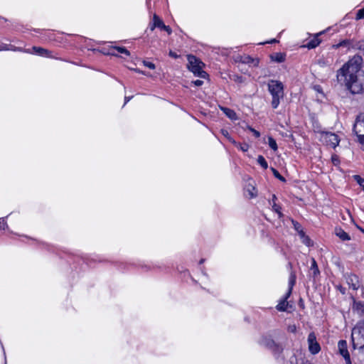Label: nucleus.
Instances as JSON below:
<instances>
[{"label":"nucleus","instance_id":"21","mask_svg":"<svg viewBox=\"0 0 364 364\" xmlns=\"http://www.w3.org/2000/svg\"><path fill=\"white\" fill-rule=\"evenodd\" d=\"M352 49L359 50L364 52V41H353Z\"/></svg>","mask_w":364,"mask_h":364},{"label":"nucleus","instance_id":"15","mask_svg":"<svg viewBox=\"0 0 364 364\" xmlns=\"http://www.w3.org/2000/svg\"><path fill=\"white\" fill-rule=\"evenodd\" d=\"M335 234L343 241L350 240V237L349 236V235L341 228H335Z\"/></svg>","mask_w":364,"mask_h":364},{"label":"nucleus","instance_id":"34","mask_svg":"<svg viewBox=\"0 0 364 364\" xmlns=\"http://www.w3.org/2000/svg\"><path fill=\"white\" fill-rule=\"evenodd\" d=\"M364 18V8L362 9L358 10L356 14V19H362Z\"/></svg>","mask_w":364,"mask_h":364},{"label":"nucleus","instance_id":"23","mask_svg":"<svg viewBox=\"0 0 364 364\" xmlns=\"http://www.w3.org/2000/svg\"><path fill=\"white\" fill-rule=\"evenodd\" d=\"M311 270L313 271V274L314 277L317 276L320 273L319 269L318 268L317 263L314 259H312Z\"/></svg>","mask_w":364,"mask_h":364},{"label":"nucleus","instance_id":"25","mask_svg":"<svg viewBox=\"0 0 364 364\" xmlns=\"http://www.w3.org/2000/svg\"><path fill=\"white\" fill-rule=\"evenodd\" d=\"M277 200V197H276V196H275V195H273V196H272V208H273V210H274L276 213H277L279 215V216H281V215H282V213H280V211H279L280 207H279V205H277V203H276V202H275V200Z\"/></svg>","mask_w":364,"mask_h":364},{"label":"nucleus","instance_id":"8","mask_svg":"<svg viewBox=\"0 0 364 364\" xmlns=\"http://www.w3.org/2000/svg\"><path fill=\"white\" fill-rule=\"evenodd\" d=\"M322 141L328 146L336 148L339 144L338 136L332 132H323L321 134Z\"/></svg>","mask_w":364,"mask_h":364},{"label":"nucleus","instance_id":"6","mask_svg":"<svg viewBox=\"0 0 364 364\" xmlns=\"http://www.w3.org/2000/svg\"><path fill=\"white\" fill-rule=\"evenodd\" d=\"M296 283V275L293 273H291L289 279V289L286 293L285 296L280 301V302L277 305L276 309L279 311H285L287 310L289 307V303L287 302V299L290 296L293 287Z\"/></svg>","mask_w":364,"mask_h":364},{"label":"nucleus","instance_id":"53","mask_svg":"<svg viewBox=\"0 0 364 364\" xmlns=\"http://www.w3.org/2000/svg\"><path fill=\"white\" fill-rule=\"evenodd\" d=\"M238 81L241 82L242 77H237Z\"/></svg>","mask_w":364,"mask_h":364},{"label":"nucleus","instance_id":"40","mask_svg":"<svg viewBox=\"0 0 364 364\" xmlns=\"http://www.w3.org/2000/svg\"><path fill=\"white\" fill-rule=\"evenodd\" d=\"M193 83L197 86V87H200L203 84V81L201 80H196L195 81H193Z\"/></svg>","mask_w":364,"mask_h":364},{"label":"nucleus","instance_id":"35","mask_svg":"<svg viewBox=\"0 0 364 364\" xmlns=\"http://www.w3.org/2000/svg\"><path fill=\"white\" fill-rule=\"evenodd\" d=\"M302 242L304 244H305L307 246L311 245V240L308 236L304 237V238L302 239Z\"/></svg>","mask_w":364,"mask_h":364},{"label":"nucleus","instance_id":"51","mask_svg":"<svg viewBox=\"0 0 364 364\" xmlns=\"http://www.w3.org/2000/svg\"><path fill=\"white\" fill-rule=\"evenodd\" d=\"M358 228L362 232L364 233V229L361 228L360 227H358Z\"/></svg>","mask_w":364,"mask_h":364},{"label":"nucleus","instance_id":"48","mask_svg":"<svg viewBox=\"0 0 364 364\" xmlns=\"http://www.w3.org/2000/svg\"><path fill=\"white\" fill-rule=\"evenodd\" d=\"M6 228H8V225L7 224L5 223H3V226L1 227L2 229L5 230Z\"/></svg>","mask_w":364,"mask_h":364},{"label":"nucleus","instance_id":"33","mask_svg":"<svg viewBox=\"0 0 364 364\" xmlns=\"http://www.w3.org/2000/svg\"><path fill=\"white\" fill-rule=\"evenodd\" d=\"M331 161L335 166H338L340 163L339 157L336 154L332 155Z\"/></svg>","mask_w":364,"mask_h":364},{"label":"nucleus","instance_id":"27","mask_svg":"<svg viewBox=\"0 0 364 364\" xmlns=\"http://www.w3.org/2000/svg\"><path fill=\"white\" fill-rule=\"evenodd\" d=\"M242 63H254L255 65H257L259 60H255L252 58H251L250 56H246V57H245L244 60H242Z\"/></svg>","mask_w":364,"mask_h":364},{"label":"nucleus","instance_id":"38","mask_svg":"<svg viewBox=\"0 0 364 364\" xmlns=\"http://www.w3.org/2000/svg\"><path fill=\"white\" fill-rule=\"evenodd\" d=\"M289 364H299L297 362V358L295 355H293L290 358Z\"/></svg>","mask_w":364,"mask_h":364},{"label":"nucleus","instance_id":"50","mask_svg":"<svg viewBox=\"0 0 364 364\" xmlns=\"http://www.w3.org/2000/svg\"><path fill=\"white\" fill-rule=\"evenodd\" d=\"M340 291H341V292L343 294H345V290H344V289L341 288V289H340Z\"/></svg>","mask_w":364,"mask_h":364},{"label":"nucleus","instance_id":"10","mask_svg":"<svg viewBox=\"0 0 364 364\" xmlns=\"http://www.w3.org/2000/svg\"><path fill=\"white\" fill-rule=\"evenodd\" d=\"M338 348L340 354L344 358L346 364H351L350 354L347 348V342L344 340L338 341Z\"/></svg>","mask_w":364,"mask_h":364},{"label":"nucleus","instance_id":"32","mask_svg":"<svg viewBox=\"0 0 364 364\" xmlns=\"http://www.w3.org/2000/svg\"><path fill=\"white\" fill-rule=\"evenodd\" d=\"M355 178L358 183L363 188L364 190V178H362L360 176H355Z\"/></svg>","mask_w":364,"mask_h":364},{"label":"nucleus","instance_id":"24","mask_svg":"<svg viewBox=\"0 0 364 364\" xmlns=\"http://www.w3.org/2000/svg\"><path fill=\"white\" fill-rule=\"evenodd\" d=\"M257 163L264 169L268 168V164L264 156L259 155L257 158Z\"/></svg>","mask_w":364,"mask_h":364},{"label":"nucleus","instance_id":"39","mask_svg":"<svg viewBox=\"0 0 364 364\" xmlns=\"http://www.w3.org/2000/svg\"><path fill=\"white\" fill-rule=\"evenodd\" d=\"M156 22V20H153V23L149 24L151 31H154L157 27Z\"/></svg>","mask_w":364,"mask_h":364},{"label":"nucleus","instance_id":"30","mask_svg":"<svg viewBox=\"0 0 364 364\" xmlns=\"http://www.w3.org/2000/svg\"><path fill=\"white\" fill-rule=\"evenodd\" d=\"M237 147L239 148L243 152H246L249 149V145L247 144H238Z\"/></svg>","mask_w":364,"mask_h":364},{"label":"nucleus","instance_id":"37","mask_svg":"<svg viewBox=\"0 0 364 364\" xmlns=\"http://www.w3.org/2000/svg\"><path fill=\"white\" fill-rule=\"evenodd\" d=\"M287 330L291 333H295L296 331V327L295 325H289L287 328Z\"/></svg>","mask_w":364,"mask_h":364},{"label":"nucleus","instance_id":"14","mask_svg":"<svg viewBox=\"0 0 364 364\" xmlns=\"http://www.w3.org/2000/svg\"><path fill=\"white\" fill-rule=\"evenodd\" d=\"M153 20H156L157 28L166 31L168 34L171 33V28L168 26H166L162 21V20L156 14L154 15Z\"/></svg>","mask_w":364,"mask_h":364},{"label":"nucleus","instance_id":"43","mask_svg":"<svg viewBox=\"0 0 364 364\" xmlns=\"http://www.w3.org/2000/svg\"><path fill=\"white\" fill-rule=\"evenodd\" d=\"M134 70L138 73H141V74H143V75H149L148 73H146V72L144 71H142V70H140L139 69H134Z\"/></svg>","mask_w":364,"mask_h":364},{"label":"nucleus","instance_id":"42","mask_svg":"<svg viewBox=\"0 0 364 364\" xmlns=\"http://www.w3.org/2000/svg\"><path fill=\"white\" fill-rule=\"evenodd\" d=\"M250 130L253 132L255 137H257V138L259 137L260 134L259 132H257V130H255L252 128H250Z\"/></svg>","mask_w":364,"mask_h":364},{"label":"nucleus","instance_id":"17","mask_svg":"<svg viewBox=\"0 0 364 364\" xmlns=\"http://www.w3.org/2000/svg\"><path fill=\"white\" fill-rule=\"evenodd\" d=\"M245 191L248 193L250 198H252L257 196L255 187L251 183L247 184L245 187Z\"/></svg>","mask_w":364,"mask_h":364},{"label":"nucleus","instance_id":"41","mask_svg":"<svg viewBox=\"0 0 364 364\" xmlns=\"http://www.w3.org/2000/svg\"><path fill=\"white\" fill-rule=\"evenodd\" d=\"M168 55H169V56H171V58H178V55L176 53L173 52L172 50L169 51Z\"/></svg>","mask_w":364,"mask_h":364},{"label":"nucleus","instance_id":"20","mask_svg":"<svg viewBox=\"0 0 364 364\" xmlns=\"http://www.w3.org/2000/svg\"><path fill=\"white\" fill-rule=\"evenodd\" d=\"M32 49L34 50V52L37 54V55H41V56H46L49 51L46 49H44L43 48H41V47H36V46H33L32 48Z\"/></svg>","mask_w":364,"mask_h":364},{"label":"nucleus","instance_id":"12","mask_svg":"<svg viewBox=\"0 0 364 364\" xmlns=\"http://www.w3.org/2000/svg\"><path fill=\"white\" fill-rule=\"evenodd\" d=\"M333 60V59L331 56H328V55L326 57L322 56L321 58L318 59L317 64L320 67L324 68V67L330 66L332 64Z\"/></svg>","mask_w":364,"mask_h":364},{"label":"nucleus","instance_id":"26","mask_svg":"<svg viewBox=\"0 0 364 364\" xmlns=\"http://www.w3.org/2000/svg\"><path fill=\"white\" fill-rule=\"evenodd\" d=\"M268 144L269 147L273 149L274 151H276L277 149V144L276 141L271 136L268 137Z\"/></svg>","mask_w":364,"mask_h":364},{"label":"nucleus","instance_id":"45","mask_svg":"<svg viewBox=\"0 0 364 364\" xmlns=\"http://www.w3.org/2000/svg\"><path fill=\"white\" fill-rule=\"evenodd\" d=\"M299 236L301 237V239H304V237L306 236L303 230H300L299 232Z\"/></svg>","mask_w":364,"mask_h":364},{"label":"nucleus","instance_id":"5","mask_svg":"<svg viewBox=\"0 0 364 364\" xmlns=\"http://www.w3.org/2000/svg\"><path fill=\"white\" fill-rule=\"evenodd\" d=\"M188 68L195 75L202 78L206 77L207 73L202 70L204 64L199 59L194 55H190L188 56Z\"/></svg>","mask_w":364,"mask_h":364},{"label":"nucleus","instance_id":"46","mask_svg":"<svg viewBox=\"0 0 364 364\" xmlns=\"http://www.w3.org/2000/svg\"><path fill=\"white\" fill-rule=\"evenodd\" d=\"M132 97H125L124 100H125V102H124V105H126L132 98Z\"/></svg>","mask_w":364,"mask_h":364},{"label":"nucleus","instance_id":"4","mask_svg":"<svg viewBox=\"0 0 364 364\" xmlns=\"http://www.w3.org/2000/svg\"><path fill=\"white\" fill-rule=\"evenodd\" d=\"M352 341L354 347L363 348L364 346V322L360 321L352 330Z\"/></svg>","mask_w":364,"mask_h":364},{"label":"nucleus","instance_id":"1","mask_svg":"<svg viewBox=\"0 0 364 364\" xmlns=\"http://www.w3.org/2000/svg\"><path fill=\"white\" fill-rule=\"evenodd\" d=\"M362 63V58L355 55L337 71V82L353 93L364 90V65L361 66Z\"/></svg>","mask_w":364,"mask_h":364},{"label":"nucleus","instance_id":"18","mask_svg":"<svg viewBox=\"0 0 364 364\" xmlns=\"http://www.w3.org/2000/svg\"><path fill=\"white\" fill-rule=\"evenodd\" d=\"M221 109L228 118L232 120L237 119V114L234 110L227 107H222Z\"/></svg>","mask_w":364,"mask_h":364},{"label":"nucleus","instance_id":"44","mask_svg":"<svg viewBox=\"0 0 364 364\" xmlns=\"http://www.w3.org/2000/svg\"><path fill=\"white\" fill-rule=\"evenodd\" d=\"M228 140L236 146L238 145V143H237L232 137H229Z\"/></svg>","mask_w":364,"mask_h":364},{"label":"nucleus","instance_id":"2","mask_svg":"<svg viewBox=\"0 0 364 364\" xmlns=\"http://www.w3.org/2000/svg\"><path fill=\"white\" fill-rule=\"evenodd\" d=\"M268 90L272 97V107L276 109L280 103V99L284 97V85L280 81L271 80L268 83Z\"/></svg>","mask_w":364,"mask_h":364},{"label":"nucleus","instance_id":"29","mask_svg":"<svg viewBox=\"0 0 364 364\" xmlns=\"http://www.w3.org/2000/svg\"><path fill=\"white\" fill-rule=\"evenodd\" d=\"M115 50H117L119 53L125 54L126 55H129V51L124 47H114Z\"/></svg>","mask_w":364,"mask_h":364},{"label":"nucleus","instance_id":"55","mask_svg":"<svg viewBox=\"0 0 364 364\" xmlns=\"http://www.w3.org/2000/svg\"><path fill=\"white\" fill-rule=\"evenodd\" d=\"M14 50H20L21 49H20V48H17V49H16V48H15V49H14Z\"/></svg>","mask_w":364,"mask_h":364},{"label":"nucleus","instance_id":"16","mask_svg":"<svg viewBox=\"0 0 364 364\" xmlns=\"http://www.w3.org/2000/svg\"><path fill=\"white\" fill-rule=\"evenodd\" d=\"M353 43V41L350 40H343L338 43V44L333 45V48L337 49L340 47H346L348 49L352 48V44Z\"/></svg>","mask_w":364,"mask_h":364},{"label":"nucleus","instance_id":"9","mask_svg":"<svg viewBox=\"0 0 364 364\" xmlns=\"http://www.w3.org/2000/svg\"><path fill=\"white\" fill-rule=\"evenodd\" d=\"M307 341L309 344V350L311 353L315 355L321 350L320 345L317 342L316 335L314 332L309 334Z\"/></svg>","mask_w":364,"mask_h":364},{"label":"nucleus","instance_id":"31","mask_svg":"<svg viewBox=\"0 0 364 364\" xmlns=\"http://www.w3.org/2000/svg\"><path fill=\"white\" fill-rule=\"evenodd\" d=\"M143 64H144V66H146L148 68L151 69V70H154L156 68L155 65L153 63L149 62V61H146V60H144L143 61Z\"/></svg>","mask_w":364,"mask_h":364},{"label":"nucleus","instance_id":"28","mask_svg":"<svg viewBox=\"0 0 364 364\" xmlns=\"http://www.w3.org/2000/svg\"><path fill=\"white\" fill-rule=\"evenodd\" d=\"M271 170H272L274 176L277 178H278L281 181H286L285 178L279 173V171L277 169H275L274 168L272 167Z\"/></svg>","mask_w":364,"mask_h":364},{"label":"nucleus","instance_id":"49","mask_svg":"<svg viewBox=\"0 0 364 364\" xmlns=\"http://www.w3.org/2000/svg\"><path fill=\"white\" fill-rule=\"evenodd\" d=\"M277 41L276 39H272V41H270L269 43H277Z\"/></svg>","mask_w":364,"mask_h":364},{"label":"nucleus","instance_id":"54","mask_svg":"<svg viewBox=\"0 0 364 364\" xmlns=\"http://www.w3.org/2000/svg\"><path fill=\"white\" fill-rule=\"evenodd\" d=\"M238 81L241 82L242 77H237Z\"/></svg>","mask_w":364,"mask_h":364},{"label":"nucleus","instance_id":"22","mask_svg":"<svg viewBox=\"0 0 364 364\" xmlns=\"http://www.w3.org/2000/svg\"><path fill=\"white\" fill-rule=\"evenodd\" d=\"M271 58L274 61L277 63H282L285 60L284 55L279 53H275L274 55H272Z\"/></svg>","mask_w":364,"mask_h":364},{"label":"nucleus","instance_id":"13","mask_svg":"<svg viewBox=\"0 0 364 364\" xmlns=\"http://www.w3.org/2000/svg\"><path fill=\"white\" fill-rule=\"evenodd\" d=\"M353 309L360 316H364V301L353 300Z\"/></svg>","mask_w":364,"mask_h":364},{"label":"nucleus","instance_id":"3","mask_svg":"<svg viewBox=\"0 0 364 364\" xmlns=\"http://www.w3.org/2000/svg\"><path fill=\"white\" fill-rule=\"evenodd\" d=\"M259 344L272 350L277 358L282 355L284 350L282 344L275 342L270 336L267 335L263 336L261 338Z\"/></svg>","mask_w":364,"mask_h":364},{"label":"nucleus","instance_id":"52","mask_svg":"<svg viewBox=\"0 0 364 364\" xmlns=\"http://www.w3.org/2000/svg\"><path fill=\"white\" fill-rule=\"evenodd\" d=\"M205 259H201L199 262V264H203L204 262Z\"/></svg>","mask_w":364,"mask_h":364},{"label":"nucleus","instance_id":"7","mask_svg":"<svg viewBox=\"0 0 364 364\" xmlns=\"http://www.w3.org/2000/svg\"><path fill=\"white\" fill-rule=\"evenodd\" d=\"M353 131L357 136L359 142L364 144V114H360L357 117Z\"/></svg>","mask_w":364,"mask_h":364},{"label":"nucleus","instance_id":"19","mask_svg":"<svg viewBox=\"0 0 364 364\" xmlns=\"http://www.w3.org/2000/svg\"><path fill=\"white\" fill-rule=\"evenodd\" d=\"M318 36V34L317 35ZM320 40L318 38V36H316L314 38V39L311 40L308 43H307V48H309V49H311V48H315L316 47H317L319 44H320Z\"/></svg>","mask_w":364,"mask_h":364},{"label":"nucleus","instance_id":"36","mask_svg":"<svg viewBox=\"0 0 364 364\" xmlns=\"http://www.w3.org/2000/svg\"><path fill=\"white\" fill-rule=\"evenodd\" d=\"M221 134L225 137L227 138V139H229V137H231L227 129H221Z\"/></svg>","mask_w":364,"mask_h":364},{"label":"nucleus","instance_id":"47","mask_svg":"<svg viewBox=\"0 0 364 364\" xmlns=\"http://www.w3.org/2000/svg\"><path fill=\"white\" fill-rule=\"evenodd\" d=\"M0 50H9V48H7V45H4L2 47H1Z\"/></svg>","mask_w":364,"mask_h":364},{"label":"nucleus","instance_id":"11","mask_svg":"<svg viewBox=\"0 0 364 364\" xmlns=\"http://www.w3.org/2000/svg\"><path fill=\"white\" fill-rule=\"evenodd\" d=\"M346 282L348 284L350 288H352L353 290H357L360 287V281L359 278L355 274H348L346 277Z\"/></svg>","mask_w":364,"mask_h":364}]
</instances>
